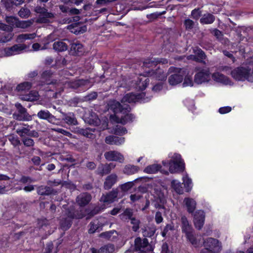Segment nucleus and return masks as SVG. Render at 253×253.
<instances>
[{
  "instance_id": "obj_1",
  "label": "nucleus",
  "mask_w": 253,
  "mask_h": 253,
  "mask_svg": "<svg viewBox=\"0 0 253 253\" xmlns=\"http://www.w3.org/2000/svg\"><path fill=\"white\" fill-rule=\"evenodd\" d=\"M62 214L60 217V225L63 230H68L71 226L73 219H81L84 216L82 211L75 210L72 205H63Z\"/></svg>"
},
{
  "instance_id": "obj_2",
  "label": "nucleus",
  "mask_w": 253,
  "mask_h": 253,
  "mask_svg": "<svg viewBox=\"0 0 253 253\" xmlns=\"http://www.w3.org/2000/svg\"><path fill=\"white\" fill-rule=\"evenodd\" d=\"M34 11L38 14L36 20L38 23H49L55 18V13L48 11L43 7L37 6L35 8Z\"/></svg>"
},
{
  "instance_id": "obj_3",
  "label": "nucleus",
  "mask_w": 253,
  "mask_h": 253,
  "mask_svg": "<svg viewBox=\"0 0 253 253\" xmlns=\"http://www.w3.org/2000/svg\"><path fill=\"white\" fill-rule=\"evenodd\" d=\"M232 77L237 81L253 82V77L251 74V69L249 67H237L231 71Z\"/></svg>"
},
{
  "instance_id": "obj_4",
  "label": "nucleus",
  "mask_w": 253,
  "mask_h": 253,
  "mask_svg": "<svg viewBox=\"0 0 253 253\" xmlns=\"http://www.w3.org/2000/svg\"><path fill=\"white\" fill-rule=\"evenodd\" d=\"M146 75H140L139 77H137L136 79L134 81H129L128 84H130L128 87L130 88H134L137 90H144L149 84V79L146 77Z\"/></svg>"
},
{
  "instance_id": "obj_5",
  "label": "nucleus",
  "mask_w": 253,
  "mask_h": 253,
  "mask_svg": "<svg viewBox=\"0 0 253 253\" xmlns=\"http://www.w3.org/2000/svg\"><path fill=\"white\" fill-rule=\"evenodd\" d=\"M169 170L171 173L182 171L184 169V163L180 155L174 154L169 163Z\"/></svg>"
},
{
  "instance_id": "obj_6",
  "label": "nucleus",
  "mask_w": 253,
  "mask_h": 253,
  "mask_svg": "<svg viewBox=\"0 0 253 253\" xmlns=\"http://www.w3.org/2000/svg\"><path fill=\"white\" fill-rule=\"evenodd\" d=\"M205 247L203 250H207L212 253H219L222 250L221 243L216 239L208 238L204 242Z\"/></svg>"
},
{
  "instance_id": "obj_7",
  "label": "nucleus",
  "mask_w": 253,
  "mask_h": 253,
  "mask_svg": "<svg viewBox=\"0 0 253 253\" xmlns=\"http://www.w3.org/2000/svg\"><path fill=\"white\" fill-rule=\"evenodd\" d=\"M109 108L115 114L122 113L125 114L130 111V107L129 105L126 104H121L119 102L116 100H111L108 103Z\"/></svg>"
},
{
  "instance_id": "obj_8",
  "label": "nucleus",
  "mask_w": 253,
  "mask_h": 253,
  "mask_svg": "<svg viewBox=\"0 0 253 253\" xmlns=\"http://www.w3.org/2000/svg\"><path fill=\"white\" fill-rule=\"evenodd\" d=\"M15 106L17 110V113H15L14 116L16 120L22 121H29L32 120V117L28 114L27 109L20 103H16Z\"/></svg>"
},
{
  "instance_id": "obj_9",
  "label": "nucleus",
  "mask_w": 253,
  "mask_h": 253,
  "mask_svg": "<svg viewBox=\"0 0 253 253\" xmlns=\"http://www.w3.org/2000/svg\"><path fill=\"white\" fill-rule=\"evenodd\" d=\"M198 72L194 76V82L197 84H201L210 80V72L209 69H197Z\"/></svg>"
},
{
  "instance_id": "obj_10",
  "label": "nucleus",
  "mask_w": 253,
  "mask_h": 253,
  "mask_svg": "<svg viewBox=\"0 0 253 253\" xmlns=\"http://www.w3.org/2000/svg\"><path fill=\"white\" fill-rule=\"evenodd\" d=\"M32 126L28 125L22 124V126L16 130V133L21 137L27 135L33 137H38L39 133L36 130H31Z\"/></svg>"
},
{
  "instance_id": "obj_11",
  "label": "nucleus",
  "mask_w": 253,
  "mask_h": 253,
  "mask_svg": "<svg viewBox=\"0 0 253 253\" xmlns=\"http://www.w3.org/2000/svg\"><path fill=\"white\" fill-rule=\"evenodd\" d=\"M61 83L64 85V88L77 89L79 87L86 85L89 83V82L87 80L83 79L70 81L66 79L65 81L61 80Z\"/></svg>"
},
{
  "instance_id": "obj_12",
  "label": "nucleus",
  "mask_w": 253,
  "mask_h": 253,
  "mask_svg": "<svg viewBox=\"0 0 253 253\" xmlns=\"http://www.w3.org/2000/svg\"><path fill=\"white\" fill-rule=\"evenodd\" d=\"M144 95L145 94L143 92L139 93H128L123 97L121 102L122 104L136 102L142 100Z\"/></svg>"
},
{
  "instance_id": "obj_13",
  "label": "nucleus",
  "mask_w": 253,
  "mask_h": 253,
  "mask_svg": "<svg viewBox=\"0 0 253 253\" xmlns=\"http://www.w3.org/2000/svg\"><path fill=\"white\" fill-rule=\"evenodd\" d=\"M173 70H175V72H178L179 74L174 73L170 75L169 78V83L170 85H175L182 82L183 79V76L180 74L181 69L175 68L172 67L169 69V71L170 72H172Z\"/></svg>"
},
{
  "instance_id": "obj_14",
  "label": "nucleus",
  "mask_w": 253,
  "mask_h": 253,
  "mask_svg": "<svg viewBox=\"0 0 253 253\" xmlns=\"http://www.w3.org/2000/svg\"><path fill=\"white\" fill-rule=\"evenodd\" d=\"M105 159L108 161H118L123 163L124 158L122 154L116 151H109L104 153Z\"/></svg>"
},
{
  "instance_id": "obj_15",
  "label": "nucleus",
  "mask_w": 253,
  "mask_h": 253,
  "mask_svg": "<svg viewBox=\"0 0 253 253\" xmlns=\"http://www.w3.org/2000/svg\"><path fill=\"white\" fill-rule=\"evenodd\" d=\"M205 218V214L204 211L199 210L196 211L194 214V223L196 228L200 230L203 227Z\"/></svg>"
},
{
  "instance_id": "obj_16",
  "label": "nucleus",
  "mask_w": 253,
  "mask_h": 253,
  "mask_svg": "<svg viewBox=\"0 0 253 253\" xmlns=\"http://www.w3.org/2000/svg\"><path fill=\"white\" fill-rule=\"evenodd\" d=\"M116 167V165L113 163L105 164H100L96 171V173L101 176L109 173Z\"/></svg>"
},
{
  "instance_id": "obj_17",
  "label": "nucleus",
  "mask_w": 253,
  "mask_h": 253,
  "mask_svg": "<svg viewBox=\"0 0 253 253\" xmlns=\"http://www.w3.org/2000/svg\"><path fill=\"white\" fill-rule=\"evenodd\" d=\"M146 75L149 77H153L158 80L162 81L166 79L167 75L159 67L155 70H151L146 71Z\"/></svg>"
},
{
  "instance_id": "obj_18",
  "label": "nucleus",
  "mask_w": 253,
  "mask_h": 253,
  "mask_svg": "<svg viewBox=\"0 0 253 253\" xmlns=\"http://www.w3.org/2000/svg\"><path fill=\"white\" fill-rule=\"evenodd\" d=\"M60 112L62 115V120L68 125L76 126L78 124L77 120L75 117L74 113L72 112H69L65 113L60 111Z\"/></svg>"
},
{
  "instance_id": "obj_19",
  "label": "nucleus",
  "mask_w": 253,
  "mask_h": 253,
  "mask_svg": "<svg viewBox=\"0 0 253 253\" xmlns=\"http://www.w3.org/2000/svg\"><path fill=\"white\" fill-rule=\"evenodd\" d=\"M24 44H17L13 46L5 49V52L7 55L11 56L20 53L26 48Z\"/></svg>"
},
{
  "instance_id": "obj_20",
  "label": "nucleus",
  "mask_w": 253,
  "mask_h": 253,
  "mask_svg": "<svg viewBox=\"0 0 253 253\" xmlns=\"http://www.w3.org/2000/svg\"><path fill=\"white\" fill-rule=\"evenodd\" d=\"M132 212L128 210H126L123 216H126V219H129L130 220V223L133 225L132 229L134 232H137L139 229L140 221L139 220L136 219L135 218L132 217Z\"/></svg>"
},
{
  "instance_id": "obj_21",
  "label": "nucleus",
  "mask_w": 253,
  "mask_h": 253,
  "mask_svg": "<svg viewBox=\"0 0 253 253\" xmlns=\"http://www.w3.org/2000/svg\"><path fill=\"white\" fill-rule=\"evenodd\" d=\"M91 198L92 197L90 194L82 193L77 196L76 202L79 206L84 207L89 203Z\"/></svg>"
},
{
  "instance_id": "obj_22",
  "label": "nucleus",
  "mask_w": 253,
  "mask_h": 253,
  "mask_svg": "<svg viewBox=\"0 0 253 253\" xmlns=\"http://www.w3.org/2000/svg\"><path fill=\"white\" fill-rule=\"evenodd\" d=\"M118 191L117 189H113L106 195H103L100 198V201L103 203H111L117 197Z\"/></svg>"
},
{
  "instance_id": "obj_23",
  "label": "nucleus",
  "mask_w": 253,
  "mask_h": 253,
  "mask_svg": "<svg viewBox=\"0 0 253 253\" xmlns=\"http://www.w3.org/2000/svg\"><path fill=\"white\" fill-rule=\"evenodd\" d=\"M37 191L39 195L42 196H49L56 193L54 189L48 186H40L37 188Z\"/></svg>"
},
{
  "instance_id": "obj_24",
  "label": "nucleus",
  "mask_w": 253,
  "mask_h": 253,
  "mask_svg": "<svg viewBox=\"0 0 253 253\" xmlns=\"http://www.w3.org/2000/svg\"><path fill=\"white\" fill-rule=\"evenodd\" d=\"M105 142L110 145H120L125 142V138L119 137L114 135H109L106 137Z\"/></svg>"
},
{
  "instance_id": "obj_25",
  "label": "nucleus",
  "mask_w": 253,
  "mask_h": 253,
  "mask_svg": "<svg viewBox=\"0 0 253 253\" xmlns=\"http://www.w3.org/2000/svg\"><path fill=\"white\" fill-rule=\"evenodd\" d=\"M118 180V176L113 173L108 175L105 179L104 183V187L106 190H109L117 182Z\"/></svg>"
},
{
  "instance_id": "obj_26",
  "label": "nucleus",
  "mask_w": 253,
  "mask_h": 253,
  "mask_svg": "<svg viewBox=\"0 0 253 253\" xmlns=\"http://www.w3.org/2000/svg\"><path fill=\"white\" fill-rule=\"evenodd\" d=\"M84 52L83 45L80 42H76L71 44L70 53L74 55H81Z\"/></svg>"
},
{
  "instance_id": "obj_27",
  "label": "nucleus",
  "mask_w": 253,
  "mask_h": 253,
  "mask_svg": "<svg viewBox=\"0 0 253 253\" xmlns=\"http://www.w3.org/2000/svg\"><path fill=\"white\" fill-rule=\"evenodd\" d=\"M114 246L111 244H108L101 247L97 250L95 248H91V253H113L114 251Z\"/></svg>"
},
{
  "instance_id": "obj_28",
  "label": "nucleus",
  "mask_w": 253,
  "mask_h": 253,
  "mask_svg": "<svg viewBox=\"0 0 253 253\" xmlns=\"http://www.w3.org/2000/svg\"><path fill=\"white\" fill-rule=\"evenodd\" d=\"M20 98L22 100L24 101H34L38 100L39 99V95L38 91L32 90L28 94L24 95L21 94L20 95Z\"/></svg>"
},
{
  "instance_id": "obj_29",
  "label": "nucleus",
  "mask_w": 253,
  "mask_h": 253,
  "mask_svg": "<svg viewBox=\"0 0 253 253\" xmlns=\"http://www.w3.org/2000/svg\"><path fill=\"white\" fill-rule=\"evenodd\" d=\"M181 229L183 233L189 234V232L193 231L192 225L189 223L187 218L185 216H182L181 218Z\"/></svg>"
},
{
  "instance_id": "obj_30",
  "label": "nucleus",
  "mask_w": 253,
  "mask_h": 253,
  "mask_svg": "<svg viewBox=\"0 0 253 253\" xmlns=\"http://www.w3.org/2000/svg\"><path fill=\"white\" fill-rule=\"evenodd\" d=\"M212 77L213 79L216 82L221 83L225 84H230L231 83V81L228 78L219 73H213L212 75Z\"/></svg>"
},
{
  "instance_id": "obj_31",
  "label": "nucleus",
  "mask_w": 253,
  "mask_h": 253,
  "mask_svg": "<svg viewBox=\"0 0 253 253\" xmlns=\"http://www.w3.org/2000/svg\"><path fill=\"white\" fill-rule=\"evenodd\" d=\"M184 202L186 206L188 212L189 213H193L196 209V201L193 199L186 198L184 200Z\"/></svg>"
},
{
  "instance_id": "obj_32",
  "label": "nucleus",
  "mask_w": 253,
  "mask_h": 253,
  "mask_svg": "<svg viewBox=\"0 0 253 253\" xmlns=\"http://www.w3.org/2000/svg\"><path fill=\"white\" fill-rule=\"evenodd\" d=\"M156 231V228L154 226H144L142 228V233L144 237H151Z\"/></svg>"
},
{
  "instance_id": "obj_33",
  "label": "nucleus",
  "mask_w": 253,
  "mask_h": 253,
  "mask_svg": "<svg viewBox=\"0 0 253 253\" xmlns=\"http://www.w3.org/2000/svg\"><path fill=\"white\" fill-rule=\"evenodd\" d=\"M215 17L211 13H207L203 15L200 19V23L202 24H211L215 20Z\"/></svg>"
},
{
  "instance_id": "obj_34",
  "label": "nucleus",
  "mask_w": 253,
  "mask_h": 253,
  "mask_svg": "<svg viewBox=\"0 0 253 253\" xmlns=\"http://www.w3.org/2000/svg\"><path fill=\"white\" fill-rule=\"evenodd\" d=\"M117 236V232L115 230H110L101 233L99 235V237L107 240H114Z\"/></svg>"
},
{
  "instance_id": "obj_35",
  "label": "nucleus",
  "mask_w": 253,
  "mask_h": 253,
  "mask_svg": "<svg viewBox=\"0 0 253 253\" xmlns=\"http://www.w3.org/2000/svg\"><path fill=\"white\" fill-rule=\"evenodd\" d=\"M53 48L56 51L62 52L68 49V45L63 41H58L53 44Z\"/></svg>"
},
{
  "instance_id": "obj_36",
  "label": "nucleus",
  "mask_w": 253,
  "mask_h": 253,
  "mask_svg": "<svg viewBox=\"0 0 253 253\" xmlns=\"http://www.w3.org/2000/svg\"><path fill=\"white\" fill-rule=\"evenodd\" d=\"M193 53L198 57V62L206 64V62L204 60L206 58L205 52L200 48L195 47L193 49Z\"/></svg>"
},
{
  "instance_id": "obj_37",
  "label": "nucleus",
  "mask_w": 253,
  "mask_h": 253,
  "mask_svg": "<svg viewBox=\"0 0 253 253\" xmlns=\"http://www.w3.org/2000/svg\"><path fill=\"white\" fill-rule=\"evenodd\" d=\"M89 228L88 229V233L90 234L94 233L99 228L101 227L103 225L99 222L98 219L94 220L91 221L89 224Z\"/></svg>"
},
{
  "instance_id": "obj_38",
  "label": "nucleus",
  "mask_w": 253,
  "mask_h": 253,
  "mask_svg": "<svg viewBox=\"0 0 253 253\" xmlns=\"http://www.w3.org/2000/svg\"><path fill=\"white\" fill-rule=\"evenodd\" d=\"M31 87L32 84L30 82H26L18 84L16 87V90L22 93L29 90Z\"/></svg>"
},
{
  "instance_id": "obj_39",
  "label": "nucleus",
  "mask_w": 253,
  "mask_h": 253,
  "mask_svg": "<svg viewBox=\"0 0 253 253\" xmlns=\"http://www.w3.org/2000/svg\"><path fill=\"white\" fill-rule=\"evenodd\" d=\"M126 113L124 116H121L120 117H118L120 120L118 121L119 123L125 125L127 123L132 122L133 120L134 119V116L131 114Z\"/></svg>"
},
{
  "instance_id": "obj_40",
  "label": "nucleus",
  "mask_w": 253,
  "mask_h": 253,
  "mask_svg": "<svg viewBox=\"0 0 253 253\" xmlns=\"http://www.w3.org/2000/svg\"><path fill=\"white\" fill-rule=\"evenodd\" d=\"M161 168V166L160 165L153 164L146 167L144 170V172L150 174L155 173L158 172Z\"/></svg>"
},
{
  "instance_id": "obj_41",
  "label": "nucleus",
  "mask_w": 253,
  "mask_h": 253,
  "mask_svg": "<svg viewBox=\"0 0 253 253\" xmlns=\"http://www.w3.org/2000/svg\"><path fill=\"white\" fill-rule=\"evenodd\" d=\"M211 33L216 38V39L222 43H227L229 41L227 39H224L222 33L217 29H214L211 32Z\"/></svg>"
},
{
  "instance_id": "obj_42",
  "label": "nucleus",
  "mask_w": 253,
  "mask_h": 253,
  "mask_svg": "<svg viewBox=\"0 0 253 253\" xmlns=\"http://www.w3.org/2000/svg\"><path fill=\"white\" fill-rule=\"evenodd\" d=\"M139 170V168L133 165H126L124 169V173L127 175L133 174L137 172Z\"/></svg>"
},
{
  "instance_id": "obj_43",
  "label": "nucleus",
  "mask_w": 253,
  "mask_h": 253,
  "mask_svg": "<svg viewBox=\"0 0 253 253\" xmlns=\"http://www.w3.org/2000/svg\"><path fill=\"white\" fill-rule=\"evenodd\" d=\"M171 187L174 191L179 194L183 193V189L181 183L177 180H173L171 182Z\"/></svg>"
},
{
  "instance_id": "obj_44",
  "label": "nucleus",
  "mask_w": 253,
  "mask_h": 253,
  "mask_svg": "<svg viewBox=\"0 0 253 253\" xmlns=\"http://www.w3.org/2000/svg\"><path fill=\"white\" fill-rule=\"evenodd\" d=\"M157 65L156 58H150L145 59L143 62L142 67L144 68H152L155 67Z\"/></svg>"
},
{
  "instance_id": "obj_45",
  "label": "nucleus",
  "mask_w": 253,
  "mask_h": 253,
  "mask_svg": "<svg viewBox=\"0 0 253 253\" xmlns=\"http://www.w3.org/2000/svg\"><path fill=\"white\" fill-rule=\"evenodd\" d=\"M36 37V34H22L17 36V40L19 42H23L27 40L33 39Z\"/></svg>"
},
{
  "instance_id": "obj_46",
  "label": "nucleus",
  "mask_w": 253,
  "mask_h": 253,
  "mask_svg": "<svg viewBox=\"0 0 253 253\" xmlns=\"http://www.w3.org/2000/svg\"><path fill=\"white\" fill-rule=\"evenodd\" d=\"M50 114L51 113L48 110H41L38 113L37 116L40 119L47 121Z\"/></svg>"
},
{
  "instance_id": "obj_47",
  "label": "nucleus",
  "mask_w": 253,
  "mask_h": 253,
  "mask_svg": "<svg viewBox=\"0 0 253 253\" xmlns=\"http://www.w3.org/2000/svg\"><path fill=\"white\" fill-rule=\"evenodd\" d=\"M6 21L9 24V26H11L12 29L13 27H16L18 22V20L15 17L13 16H7L6 17Z\"/></svg>"
},
{
  "instance_id": "obj_48",
  "label": "nucleus",
  "mask_w": 253,
  "mask_h": 253,
  "mask_svg": "<svg viewBox=\"0 0 253 253\" xmlns=\"http://www.w3.org/2000/svg\"><path fill=\"white\" fill-rule=\"evenodd\" d=\"M114 133L116 135H122L127 132L126 129L121 126L117 125L114 128Z\"/></svg>"
},
{
  "instance_id": "obj_49",
  "label": "nucleus",
  "mask_w": 253,
  "mask_h": 253,
  "mask_svg": "<svg viewBox=\"0 0 253 253\" xmlns=\"http://www.w3.org/2000/svg\"><path fill=\"white\" fill-rule=\"evenodd\" d=\"M87 30V27L86 26H83L82 27L76 26L73 28L71 32L76 35L83 34L86 32Z\"/></svg>"
},
{
  "instance_id": "obj_50",
  "label": "nucleus",
  "mask_w": 253,
  "mask_h": 253,
  "mask_svg": "<svg viewBox=\"0 0 253 253\" xmlns=\"http://www.w3.org/2000/svg\"><path fill=\"white\" fill-rule=\"evenodd\" d=\"M51 130L57 133H61L64 135L68 136L70 138H72V133H71L69 131H68L64 129L61 128H51Z\"/></svg>"
},
{
  "instance_id": "obj_51",
  "label": "nucleus",
  "mask_w": 253,
  "mask_h": 253,
  "mask_svg": "<svg viewBox=\"0 0 253 253\" xmlns=\"http://www.w3.org/2000/svg\"><path fill=\"white\" fill-rule=\"evenodd\" d=\"M191 17L195 20H198L202 15V11L200 8H195L191 11Z\"/></svg>"
},
{
  "instance_id": "obj_52",
  "label": "nucleus",
  "mask_w": 253,
  "mask_h": 253,
  "mask_svg": "<svg viewBox=\"0 0 253 253\" xmlns=\"http://www.w3.org/2000/svg\"><path fill=\"white\" fill-rule=\"evenodd\" d=\"M18 14L21 18H27L30 15V11L27 8L23 7L19 10Z\"/></svg>"
},
{
  "instance_id": "obj_53",
  "label": "nucleus",
  "mask_w": 253,
  "mask_h": 253,
  "mask_svg": "<svg viewBox=\"0 0 253 253\" xmlns=\"http://www.w3.org/2000/svg\"><path fill=\"white\" fill-rule=\"evenodd\" d=\"M184 24L186 29L187 30H190L194 27V22L193 20L188 18L185 20Z\"/></svg>"
},
{
  "instance_id": "obj_54",
  "label": "nucleus",
  "mask_w": 253,
  "mask_h": 253,
  "mask_svg": "<svg viewBox=\"0 0 253 253\" xmlns=\"http://www.w3.org/2000/svg\"><path fill=\"white\" fill-rule=\"evenodd\" d=\"M186 236L187 238V239L190 242V243L196 246L197 244V240L193 234V231L189 232V234H186Z\"/></svg>"
},
{
  "instance_id": "obj_55",
  "label": "nucleus",
  "mask_w": 253,
  "mask_h": 253,
  "mask_svg": "<svg viewBox=\"0 0 253 253\" xmlns=\"http://www.w3.org/2000/svg\"><path fill=\"white\" fill-rule=\"evenodd\" d=\"M52 73L50 70H46L42 74V79L44 80L45 82L47 81L51 77Z\"/></svg>"
},
{
  "instance_id": "obj_56",
  "label": "nucleus",
  "mask_w": 253,
  "mask_h": 253,
  "mask_svg": "<svg viewBox=\"0 0 253 253\" xmlns=\"http://www.w3.org/2000/svg\"><path fill=\"white\" fill-rule=\"evenodd\" d=\"M133 186V182H127L121 185V188L123 191H126L131 188Z\"/></svg>"
},
{
  "instance_id": "obj_57",
  "label": "nucleus",
  "mask_w": 253,
  "mask_h": 253,
  "mask_svg": "<svg viewBox=\"0 0 253 253\" xmlns=\"http://www.w3.org/2000/svg\"><path fill=\"white\" fill-rule=\"evenodd\" d=\"M32 23L30 21H18L17 25H16L17 27H20L21 28H26L29 27L31 25Z\"/></svg>"
},
{
  "instance_id": "obj_58",
  "label": "nucleus",
  "mask_w": 253,
  "mask_h": 253,
  "mask_svg": "<svg viewBox=\"0 0 253 253\" xmlns=\"http://www.w3.org/2000/svg\"><path fill=\"white\" fill-rule=\"evenodd\" d=\"M22 141L24 145L27 147L33 146L35 144L33 139L28 137L23 138Z\"/></svg>"
},
{
  "instance_id": "obj_59",
  "label": "nucleus",
  "mask_w": 253,
  "mask_h": 253,
  "mask_svg": "<svg viewBox=\"0 0 253 253\" xmlns=\"http://www.w3.org/2000/svg\"><path fill=\"white\" fill-rule=\"evenodd\" d=\"M47 184L48 186L51 187H55L59 185L62 184V181L60 180H56L54 179L53 180H48L47 182Z\"/></svg>"
},
{
  "instance_id": "obj_60",
  "label": "nucleus",
  "mask_w": 253,
  "mask_h": 253,
  "mask_svg": "<svg viewBox=\"0 0 253 253\" xmlns=\"http://www.w3.org/2000/svg\"><path fill=\"white\" fill-rule=\"evenodd\" d=\"M57 37H56V35L54 33H52L49 35L46 39V42H45L44 44L45 45V46L50 42H52L54 41Z\"/></svg>"
},
{
  "instance_id": "obj_61",
  "label": "nucleus",
  "mask_w": 253,
  "mask_h": 253,
  "mask_svg": "<svg viewBox=\"0 0 253 253\" xmlns=\"http://www.w3.org/2000/svg\"><path fill=\"white\" fill-rule=\"evenodd\" d=\"M232 108L231 107L225 106L220 108L218 110V112L221 114H224L230 112Z\"/></svg>"
},
{
  "instance_id": "obj_62",
  "label": "nucleus",
  "mask_w": 253,
  "mask_h": 253,
  "mask_svg": "<svg viewBox=\"0 0 253 253\" xmlns=\"http://www.w3.org/2000/svg\"><path fill=\"white\" fill-rule=\"evenodd\" d=\"M155 221L157 224L161 223L163 220V218L161 212L157 211L155 214Z\"/></svg>"
},
{
  "instance_id": "obj_63",
  "label": "nucleus",
  "mask_w": 253,
  "mask_h": 253,
  "mask_svg": "<svg viewBox=\"0 0 253 253\" xmlns=\"http://www.w3.org/2000/svg\"><path fill=\"white\" fill-rule=\"evenodd\" d=\"M142 197V195L139 193H135L134 194H131L130 196V199L131 201L133 202H136L141 199Z\"/></svg>"
},
{
  "instance_id": "obj_64",
  "label": "nucleus",
  "mask_w": 253,
  "mask_h": 253,
  "mask_svg": "<svg viewBox=\"0 0 253 253\" xmlns=\"http://www.w3.org/2000/svg\"><path fill=\"white\" fill-rule=\"evenodd\" d=\"M183 184L186 187L189 188L190 187V185L192 184V180L191 179L189 178L187 176H185L183 177Z\"/></svg>"
}]
</instances>
